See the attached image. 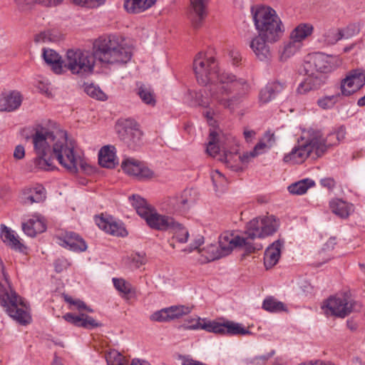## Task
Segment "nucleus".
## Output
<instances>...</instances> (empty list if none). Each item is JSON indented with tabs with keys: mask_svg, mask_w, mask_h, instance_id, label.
Segmentation results:
<instances>
[{
	"mask_svg": "<svg viewBox=\"0 0 365 365\" xmlns=\"http://www.w3.org/2000/svg\"><path fill=\"white\" fill-rule=\"evenodd\" d=\"M56 140V130L41 128L32 135L34 149L36 155H51Z\"/></svg>",
	"mask_w": 365,
	"mask_h": 365,
	"instance_id": "nucleus-9",
	"label": "nucleus"
},
{
	"mask_svg": "<svg viewBox=\"0 0 365 365\" xmlns=\"http://www.w3.org/2000/svg\"><path fill=\"white\" fill-rule=\"evenodd\" d=\"M23 97L17 91H11L0 96V111L13 112L21 105Z\"/></svg>",
	"mask_w": 365,
	"mask_h": 365,
	"instance_id": "nucleus-18",
	"label": "nucleus"
},
{
	"mask_svg": "<svg viewBox=\"0 0 365 365\" xmlns=\"http://www.w3.org/2000/svg\"><path fill=\"white\" fill-rule=\"evenodd\" d=\"M307 132L310 135H312V133H318V134L320 137L316 141H317V143H319L324 145L325 148H324V150L323 151V154L327 150V149L329 147L336 145L338 143L335 138V134L333 133H330L329 135H327V136L326 138H324L322 131L319 130H314V129L310 128V129L307 130Z\"/></svg>",
	"mask_w": 365,
	"mask_h": 365,
	"instance_id": "nucleus-38",
	"label": "nucleus"
},
{
	"mask_svg": "<svg viewBox=\"0 0 365 365\" xmlns=\"http://www.w3.org/2000/svg\"><path fill=\"white\" fill-rule=\"evenodd\" d=\"M331 212L341 218L348 217L354 212V205L341 199H333L329 202Z\"/></svg>",
	"mask_w": 365,
	"mask_h": 365,
	"instance_id": "nucleus-29",
	"label": "nucleus"
},
{
	"mask_svg": "<svg viewBox=\"0 0 365 365\" xmlns=\"http://www.w3.org/2000/svg\"><path fill=\"white\" fill-rule=\"evenodd\" d=\"M63 318L66 322L76 327L88 329L96 328L101 325V324L98 323L93 317L86 314L75 315L72 313H67L63 317Z\"/></svg>",
	"mask_w": 365,
	"mask_h": 365,
	"instance_id": "nucleus-19",
	"label": "nucleus"
},
{
	"mask_svg": "<svg viewBox=\"0 0 365 365\" xmlns=\"http://www.w3.org/2000/svg\"><path fill=\"white\" fill-rule=\"evenodd\" d=\"M84 90L85 92L92 98L100 101H105L107 99L106 95L100 89V88L94 86L93 84L86 86Z\"/></svg>",
	"mask_w": 365,
	"mask_h": 365,
	"instance_id": "nucleus-49",
	"label": "nucleus"
},
{
	"mask_svg": "<svg viewBox=\"0 0 365 365\" xmlns=\"http://www.w3.org/2000/svg\"><path fill=\"white\" fill-rule=\"evenodd\" d=\"M204 242V239L202 237H198L193 243L190 244L189 248L187 249L188 252H192L194 250L197 249ZM187 251V249L185 250Z\"/></svg>",
	"mask_w": 365,
	"mask_h": 365,
	"instance_id": "nucleus-62",
	"label": "nucleus"
},
{
	"mask_svg": "<svg viewBox=\"0 0 365 365\" xmlns=\"http://www.w3.org/2000/svg\"><path fill=\"white\" fill-rule=\"evenodd\" d=\"M108 365H127L128 361L120 352L113 349L106 354Z\"/></svg>",
	"mask_w": 365,
	"mask_h": 365,
	"instance_id": "nucleus-43",
	"label": "nucleus"
},
{
	"mask_svg": "<svg viewBox=\"0 0 365 365\" xmlns=\"http://www.w3.org/2000/svg\"><path fill=\"white\" fill-rule=\"evenodd\" d=\"M319 137L318 133H312L310 135L307 130H304L300 139L298 140V145L294 146L289 153L284 155V161L292 164L302 163L312 152H314L317 157L322 155L325 146L324 144L317 143L316 140Z\"/></svg>",
	"mask_w": 365,
	"mask_h": 365,
	"instance_id": "nucleus-5",
	"label": "nucleus"
},
{
	"mask_svg": "<svg viewBox=\"0 0 365 365\" xmlns=\"http://www.w3.org/2000/svg\"><path fill=\"white\" fill-rule=\"evenodd\" d=\"M122 125L125 128V133L128 135H134L138 138V140L140 137V131L137 128V123L131 119H126L122 122Z\"/></svg>",
	"mask_w": 365,
	"mask_h": 365,
	"instance_id": "nucleus-50",
	"label": "nucleus"
},
{
	"mask_svg": "<svg viewBox=\"0 0 365 365\" xmlns=\"http://www.w3.org/2000/svg\"><path fill=\"white\" fill-rule=\"evenodd\" d=\"M352 29L353 32L351 34H354L358 32L354 26H348L346 31L330 29L326 31L323 34L322 41L327 45H333L343 38H348V35H346L345 32H348L349 31L352 30Z\"/></svg>",
	"mask_w": 365,
	"mask_h": 365,
	"instance_id": "nucleus-28",
	"label": "nucleus"
},
{
	"mask_svg": "<svg viewBox=\"0 0 365 365\" xmlns=\"http://www.w3.org/2000/svg\"><path fill=\"white\" fill-rule=\"evenodd\" d=\"M252 14L256 30L268 43H275L282 37L284 27L275 10L269 6H257L252 9Z\"/></svg>",
	"mask_w": 365,
	"mask_h": 365,
	"instance_id": "nucleus-3",
	"label": "nucleus"
},
{
	"mask_svg": "<svg viewBox=\"0 0 365 365\" xmlns=\"http://www.w3.org/2000/svg\"><path fill=\"white\" fill-rule=\"evenodd\" d=\"M169 231H172L174 233V238L180 243H185L187 241L189 237V232L180 223V227L171 228Z\"/></svg>",
	"mask_w": 365,
	"mask_h": 365,
	"instance_id": "nucleus-51",
	"label": "nucleus"
},
{
	"mask_svg": "<svg viewBox=\"0 0 365 365\" xmlns=\"http://www.w3.org/2000/svg\"><path fill=\"white\" fill-rule=\"evenodd\" d=\"M43 58L47 64L51 66L54 73L60 74L63 71V60L61 56L53 49L43 48Z\"/></svg>",
	"mask_w": 365,
	"mask_h": 365,
	"instance_id": "nucleus-31",
	"label": "nucleus"
},
{
	"mask_svg": "<svg viewBox=\"0 0 365 365\" xmlns=\"http://www.w3.org/2000/svg\"><path fill=\"white\" fill-rule=\"evenodd\" d=\"M285 87L284 83L275 81L268 83L263 88L259 94V101L261 103H267L282 92Z\"/></svg>",
	"mask_w": 365,
	"mask_h": 365,
	"instance_id": "nucleus-25",
	"label": "nucleus"
},
{
	"mask_svg": "<svg viewBox=\"0 0 365 365\" xmlns=\"http://www.w3.org/2000/svg\"><path fill=\"white\" fill-rule=\"evenodd\" d=\"M121 168L125 173L138 180L150 179L154 175L153 172L143 163L133 158H128L123 161Z\"/></svg>",
	"mask_w": 365,
	"mask_h": 365,
	"instance_id": "nucleus-14",
	"label": "nucleus"
},
{
	"mask_svg": "<svg viewBox=\"0 0 365 365\" xmlns=\"http://www.w3.org/2000/svg\"><path fill=\"white\" fill-rule=\"evenodd\" d=\"M192 193L194 192L192 190H184L181 196L175 200L174 208L180 212L187 210L195 202V196Z\"/></svg>",
	"mask_w": 365,
	"mask_h": 365,
	"instance_id": "nucleus-33",
	"label": "nucleus"
},
{
	"mask_svg": "<svg viewBox=\"0 0 365 365\" xmlns=\"http://www.w3.org/2000/svg\"><path fill=\"white\" fill-rule=\"evenodd\" d=\"M0 237L4 243L11 248L19 251L22 250L24 245L19 237L15 235L13 230L3 224L1 225Z\"/></svg>",
	"mask_w": 365,
	"mask_h": 365,
	"instance_id": "nucleus-30",
	"label": "nucleus"
},
{
	"mask_svg": "<svg viewBox=\"0 0 365 365\" xmlns=\"http://www.w3.org/2000/svg\"><path fill=\"white\" fill-rule=\"evenodd\" d=\"M144 220L151 229L158 231H169L171 228L180 227V223L173 217L160 214L154 207Z\"/></svg>",
	"mask_w": 365,
	"mask_h": 365,
	"instance_id": "nucleus-13",
	"label": "nucleus"
},
{
	"mask_svg": "<svg viewBox=\"0 0 365 365\" xmlns=\"http://www.w3.org/2000/svg\"><path fill=\"white\" fill-rule=\"evenodd\" d=\"M314 184V180L306 178L290 185L288 187V190L291 194L303 195L309 187H313Z\"/></svg>",
	"mask_w": 365,
	"mask_h": 365,
	"instance_id": "nucleus-37",
	"label": "nucleus"
},
{
	"mask_svg": "<svg viewBox=\"0 0 365 365\" xmlns=\"http://www.w3.org/2000/svg\"><path fill=\"white\" fill-rule=\"evenodd\" d=\"M192 329H201L209 332L219 334L227 335H247L252 332L244 327L242 324L232 321L225 320L223 322L216 321H204L195 322V324L190 326Z\"/></svg>",
	"mask_w": 365,
	"mask_h": 365,
	"instance_id": "nucleus-7",
	"label": "nucleus"
},
{
	"mask_svg": "<svg viewBox=\"0 0 365 365\" xmlns=\"http://www.w3.org/2000/svg\"><path fill=\"white\" fill-rule=\"evenodd\" d=\"M283 242L277 240L267 248L264 256V264L267 269L273 267L279 261Z\"/></svg>",
	"mask_w": 365,
	"mask_h": 365,
	"instance_id": "nucleus-22",
	"label": "nucleus"
},
{
	"mask_svg": "<svg viewBox=\"0 0 365 365\" xmlns=\"http://www.w3.org/2000/svg\"><path fill=\"white\" fill-rule=\"evenodd\" d=\"M336 57L328 56L323 53H315L309 56V60L304 64L306 72L313 71L316 73H326L336 67Z\"/></svg>",
	"mask_w": 365,
	"mask_h": 365,
	"instance_id": "nucleus-10",
	"label": "nucleus"
},
{
	"mask_svg": "<svg viewBox=\"0 0 365 365\" xmlns=\"http://www.w3.org/2000/svg\"><path fill=\"white\" fill-rule=\"evenodd\" d=\"M216 135V142L218 143V145H220V148L225 153V156L221 160H225V163L227 167L237 170L238 168L237 166L232 163V158L235 157L234 155L230 152L227 153V148L230 146L231 143L233 141V138L231 135H227L222 133H218L217 130Z\"/></svg>",
	"mask_w": 365,
	"mask_h": 365,
	"instance_id": "nucleus-21",
	"label": "nucleus"
},
{
	"mask_svg": "<svg viewBox=\"0 0 365 365\" xmlns=\"http://www.w3.org/2000/svg\"><path fill=\"white\" fill-rule=\"evenodd\" d=\"M138 95L142 100V101L149 106L155 105V98L153 91L145 86H140L138 89Z\"/></svg>",
	"mask_w": 365,
	"mask_h": 365,
	"instance_id": "nucleus-41",
	"label": "nucleus"
},
{
	"mask_svg": "<svg viewBox=\"0 0 365 365\" xmlns=\"http://www.w3.org/2000/svg\"><path fill=\"white\" fill-rule=\"evenodd\" d=\"M25 156V149L23 145H19L16 146L14 152V157L17 160H21Z\"/></svg>",
	"mask_w": 365,
	"mask_h": 365,
	"instance_id": "nucleus-60",
	"label": "nucleus"
},
{
	"mask_svg": "<svg viewBox=\"0 0 365 365\" xmlns=\"http://www.w3.org/2000/svg\"><path fill=\"white\" fill-rule=\"evenodd\" d=\"M342 95L337 93L335 95L324 96L318 100V106L323 109H329L334 107V106L339 101Z\"/></svg>",
	"mask_w": 365,
	"mask_h": 365,
	"instance_id": "nucleus-47",
	"label": "nucleus"
},
{
	"mask_svg": "<svg viewBox=\"0 0 365 365\" xmlns=\"http://www.w3.org/2000/svg\"><path fill=\"white\" fill-rule=\"evenodd\" d=\"M194 16L191 17L192 26L197 29L205 18L208 0H190Z\"/></svg>",
	"mask_w": 365,
	"mask_h": 365,
	"instance_id": "nucleus-24",
	"label": "nucleus"
},
{
	"mask_svg": "<svg viewBox=\"0 0 365 365\" xmlns=\"http://www.w3.org/2000/svg\"><path fill=\"white\" fill-rule=\"evenodd\" d=\"M211 179L216 191H222L227 184L226 178L217 170L211 173Z\"/></svg>",
	"mask_w": 365,
	"mask_h": 365,
	"instance_id": "nucleus-46",
	"label": "nucleus"
},
{
	"mask_svg": "<svg viewBox=\"0 0 365 365\" xmlns=\"http://www.w3.org/2000/svg\"><path fill=\"white\" fill-rule=\"evenodd\" d=\"M193 71L197 83L205 88L195 92L194 98L198 106L209 108L221 105L229 108L232 92L240 96L247 93L250 89L248 82L242 78H237L231 73L221 71L215 58L205 53L199 52L193 60Z\"/></svg>",
	"mask_w": 365,
	"mask_h": 365,
	"instance_id": "nucleus-1",
	"label": "nucleus"
},
{
	"mask_svg": "<svg viewBox=\"0 0 365 365\" xmlns=\"http://www.w3.org/2000/svg\"><path fill=\"white\" fill-rule=\"evenodd\" d=\"M99 164L104 168H113L118 164L115 148L111 145L103 146L98 153Z\"/></svg>",
	"mask_w": 365,
	"mask_h": 365,
	"instance_id": "nucleus-26",
	"label": "nucleus"
},
{
	"mask_svg": "<svg viewBox=\"0 0 365 365\" xmlns=\"http://www.w3.org/2000/svg\"><path fill=\"white\" fill-rule=\"evenodd\" d=\"M274 354V350H272L267 354L255 356L252 359L251 363L254 365H264Z\"/></svg>",
	"mask_w": 365,
	"mask_h": 365,
	"instance_id": "nucleus-54",
	"label": "nucleus"
},
{
	"mask_svg": "<svg viewBox=\"0 0 365 365\" xmlns=\"http://www.w3.org/2000/svg\"><path fill=\"white\" fill-rule=\"evenodd\" d=\"M132 57V48L117 36L100 37L93 43V52L70 49L63 59V66L81 77L93 72L96 59L104 64H124Z\"/></svg>",
	"mask_w": 365,
	"mask_h": 365,
	"instance_id": "nucleus-2",
	"label": "nucleus"
},
{
	"mask_svg": "<svg viewBox=\"0 0 365 365\" xmlns=\"http://www.w3.org/2000/svg\"><path fill=\"white\" fill-rule=\"evenodd\" d=\"M62 245L75 252H83L87 249L85 241L73 232H66L64 235Z\"/></svg>",
	"mask_w": 365,
	"mask_h": 365,
	"instance_id": "nucleus-27",
	"label": "nucleus"
},
{
	"mask_svg": "<svg viewBox=\"0 0 365 365\" xmlns=\"http://www.w3.org/2000/svg\"><path fill=\"white\" fill-rule=\"evenodd\" d=\"M96 225L98 227L110 235L124 237L128 232L123 223L116 221L111 216H101L96 218Z\"/></svg>",
	"mask_w": 365,
	"mask_h": 365,
	"instance_id": "nucleus-15",
	"label": "nucleus"
},
{
	"mask_svg": "<svg viewBox=\"0 0 365 365\" xmlns=\"http://www.w3.org/2000/svg\"><path fill=\"white\" fill-rule=\"evenodd\" d=\"M216 140V130L215 129L210 130L206 151L209 155L212 157H215L222 150Z\"/></svg>",
	"mask_w": 365,
	"mask_h": 365,
	"instance_id": "nucleus-42",
	"label": "nucleus"
},
{
	"mask_svg": "<svg viewBox=\"0 0 365 365\" xmlns=\"http://www.w3.org/2000/svg\"><path fill=\"white\" fill-rule=\"evenodd\" d=\"M129 200L131 202V204L137 213L143 219H144L153 208V207L150 205L144 198L137 195L130 196Z\"/></svg>",
	"mask_w": 365,
	"mask_h": 365,
	"instance_id": "nucleus-35",
	"label": "nucleus"
},
{
	"mask_svg": "<svg viewBox=\"0 0 365 365\" xmlns=\"http://www.w3.org/2000/svg\"><path fill=\"white\" fill-rule=\"evenodd\" d=\"M246 246V249L249 252H254L256 249L259 250L262 248L260 246L258 248L254 247L247 242V239L239 236L230 232H225L219 237V248L215 246L211 245L210 249L212 250V255L209 258V260H215L230 255L234 248Z\"/></svg>",
	"mask_w": 365,
	"mask_h": 365,
	"instance_id": "nucleus-6",
	"label": "nucleus"
},
{
	"mask_svg": "<svg viewBox=\"0 0 365 365\" xmlns=\"http://www.w3.org/2000/svg\"><path fill=\"white\" fill-rule=\"evenodd\" d=\"M51 155H36L31 165V170H52L55 168Z\"/></svg>",
	"mask_w": 365,
	"mask_h": 365,
	"instance_id": "nucleus-34",
	"label": "nucleus"
},
{
	"mask_svg": "<svg viewBox=\"0 0 365 365\" xmlns=\"http://www.w3.org/2000/svg\"><path fill=\"white\" fill-rule=\"evenodd\" d=\"M279 227L273 215L256 217L247 225L246 233L250 239L263 238L274 234Z\"/></svg>",
	"mask_w": 365,
	"mask_h": 365,
	"instance_id": "nucleus-8",
	"label": "nucleus"
},
{
	"mask_svg": "<svg viewBox=\"0 0 365 365\" xmlns=\"http://www.w3.org/2000/svg\"><path fill=\"white\" fill-rule=\"evenodd\" d=\"M262 308L269 312H279L286 310L285 305L282 302L277 301L272 297L264 300Z\"/></svg>",
	"mask_w": 365,
	"mask_h": 365,
	"instance_id": "nucleus-40",
	"label": "nucleus"
},
{
	"mask_svg": "<svg viewBox=\"0 0 365 365\" xmlns=\"http://www.w3.org/2000/svg\"><path fill=\"white\" fill-rule=\"evenodd\" d=\"M352 308V303L344 295L331 297L322 306V309L327 316L341 318H344L349 314Z\"/></svg>",
	"mask_w": 365,
	"mask_h": 365,
	"instance_id": "nucleus-11",
	"label": "nucleus"
},
{
	"mask_svg": "<svg viewBox=\"0 0 365 365\" xmlns=\"http://www.w3.org/2000/svg\"><path fill=\"white\" fill-rule=\"evenodd\" d=\"M364 85L365 71L363 69L352 70L341 81V94L343 96H350L359 91Z\"/></svg>",
	"mask_w": 365,
	"mask_h": 365,
	"instance_id": "nucleus-12",
	"label": "nucleus"
},
{
	"mask_svg": "<svg viewBox=\"0 0 365 365\" xmlns=\"http://www.w3.org/2000/svg\"><path fill=\"white\" fill-rule=\"evenodd\" d=\"M253 150L250 152H246L243 153V155L239 156L240 160L242 163H248L251 161L252 159L258 156V155H252Z\"/></svg>",
	"mask_w": 365,
	"mask_h": 365,
	"instance_id": "nucleus-59",
	"label": "nucleus"
},
{
	"mask_svg": "<svg viewBox=\"0 0 365 365\" xmlns=\"http://www.w3.org/2000/svg\"><path fill=\"white\" fill-rule=\"evenodd\" d=\"M62 1V0H26V4L30 3H38L43 4L44 6H56L58 4H60Z\"/></svg>",
	"mask_w": 365,
	"mask_h": 365,
	"instance_id": "nucleus-56",
	"label": "nucleus"
},
{
	"mask_svg": "<svg viewBox=\"0 0 365 365\" xmlns=\"http://www.w3.org/2000/svg\"><path fill=\"white\" fill-rule=\"evenodd\" d=\"M46 229L44 220L40 215H34L27 222L22 223V230L29 237H35Z\"/></svg>",
	"mask_w": 365,
	"mask_h": 365,
	"instance_id": "nucleus-23",
	"label": "nucleus"
},
{
	"mask_svg": "<svg viewBox=\"0 0 365 365\" xmlns=\"http://www.w3.org/2000/svg\"><path fill=\"white\" fill-rule=\"evenodd\" d=\"M157 0H125L124 8L131 14L141 13L152 7Z\"/></svg>",
	"mask_w": 365,
	"mask_h": 365,
	"instance_id": "nucleus-32",
	"label": "nucleus"
},
{
	"mask_svg": "<svg viewBox=\"0 0 365 365\" xmlns=\"http://www.w3.org/2000/svg\"><path fill=\"white\" fill-rule=\"evenodd\" d=\"M333 133L335 134V138L337 143H339L341 140L345 138L346 135V128L344 126H340L335 132Z\"/></svg>",
	"mask_w": 365,
	"mask_h": 365,
	"instance_id": "nucleus-61",
	"label": "nucleus"
},
{
	"mask_svg": "<svg viewBox=\"0 0 365 365\" xmlns=\"http://www.w3.org/2000/svg\"><path fill=\"white\" fill-rule=\"evenodd\" d=\"M113 282L115 288L124 295L135 292L131 284L122 278H113Z\"/></svg>",
	"mask_w": 365,
	"mask_h": 365,
	"instance_id": "nucleus-44",
	"label": "nucleus"
},
{
	"mask_svg": "<svg viewBox=\"0 0 365 365\" xmlns=\"http://www.w3.org/2000/svg\"><path fill=\"white\" fill-rule=\"evenodd\" d=\"M46 198L44 189L41 187H38L31 191V195L24 198V202L25 204H32L34 202H42Z\"/></svg>",
	"mask_w": 365,
	"mask_h": 365,
	"instance_id": "nucleus-45",
	"label": "nucleus"
},
{
	"mask_svg": "<svg viewBox=\"0 0 365 365\" xmlns=\"http://www.w3.org/2000/svg\"><path fill=\"white\" fill-rule=\"evenodd\" d=\"M307 78L297 88V92L305 94L307 92L319 89L325 83L326 76L324 74L316 73L313 71L306 72Z\"/></svg>",
	"mask_w": 365,
	"mask_h": 365,
	"instance_id": "nucleus-17",
	"label": "nucleus"
},
{
	"mask_svg": "<svg viewBox=\"0 0 365 365\" xmlns=\"http://www.w3.org/2000/svg\"><path fill=\"white\" fill-rule=\"evenodd\" d=\"M63 318L66 322L76 327L88 329L96 328L101 325V324L98 323L93 317L86 314L75 315L72 313H67L63 317Z\"/></svg>",
	"mask_w": 365,
	"mask_h": 365,
	"instance_id": "nucleus-20",
	"label": "nucleus"
},
{
	"mask_svg": "<svg viewBox=\"0 0 365 365\" xmlns=\"http://www.w3.org/2000/svg\"><path fill=\"white\" fill-rule=\"evenodd\" d=\"M269 148H271V147L268 146L267 143H265L263 140L260 139L259 143H257L254 147L252 155H259L264 153L266 151V150Z\"/></svg>",
	"mask_w": 365,
	"mask_h": 365,
	"instance_id": "nucleus-55",
	"label": "nucleus"
},
{
	"mask_svg": "<svg viewBox=\"0 0 365 365\" xmlns=\"http://www.w3.org/2000/svg\"><path fill=\"white\" fill-rule=\"evenodd\" d=\"M203 115L206 118L208 124L210 126L215 127V125L216 123V121L213 119V116L215 115V111L210 108L208 110H206L205 112H204ZM213 129H215L216 130V129L215 128H213L212 130H213Z\"/></svg>",
	"mask_w": 365,
	"mask_h": 365,
	"instance_id": "nucleus-58",
	"label": "nucleus"
},
{
	"mask_svg": "<svg viewBox=\"0 0 365 365\" xmlns=\"http://www.w3.org/2000/svg\"><path fill=\"white\" fill-rule=\"evenodd\" d=\"M170 320L178 319L191 312V309L185 306H172L166 308Z\"/></svg>",
	"mask_w": 365,
	"mask_h": 365,
	"instance_id": "nucleus-48",
	"label": "nucleus"
},
{
	"mask_svg": "<svg viewBox=\"0 0 365 365\" xmlns=\"http://www.w3.org/2000/svg\"><path fill=\"white\" fill-rule=\"evenodd\" d=\"M150 319L154 322H168L170 321L169 317V314L168 313L167 309H162L159 311L154 312L150 316Z\"/></svg>",
	"mask_w": 365,
	"mask_h": 365,
	"instance_id": "nucleus-53",
	"label": "nucleus"
},
{
	"mask_svg": "<svg viewBox=\"0 0 365 365\" xmlns=\"http://www.w3.org/2000/svg\"><path fill=\"white\" fill-rule=\"evenodd\" d=\"M106 3V0H87L86 6L88 8H97Z\"/></svg>",
	"mask_w": 365,
	"mask_h": 365,
	"instance_id": "nucleus-64",
	"label": "nucleus"
},
{
	"mask_svg": "<svg viewBox=\"0 0 365 365\" xmlns=\"http://www.w3.org/2000/svg\"><path fill=\"white\" fill-rule=\"evenodd\" d=\"M63 298L67 303L70 305L74 306L76 309L79 311L86 310L88 312H93V309L87 307L86 304L81 299H74L67 294L63 295Z\"/></svg>",
	"mask_w": 365,
	"mask_h": 365,
	"instance_id": "nucleus-52",
	"label": "nucleus"
},
{
	"mask_svg": "<svg viewBox=\"0 0 365 365\" xmlns=\"http://www.w3.org/2000/svg\"><path fill=\"white\" fill-rule=\"evenodd\" d=\"M133 262L136 267H139L145 263V258L143 255L138 254L133 256Z\"/></svg>",
	"mask_w": 365,
	"mask_h": 365,
	"instance_id": "nucleus-63",
	"label": "nucleus"
},
{
	"mask_svg": "<svg viewBox=\"0 0 365 365\" xmlns=\"http://www.w3.org/2000/svg\"><path fill=\"white\" fill-rule=\"evenodd\" d=\"M261 140H263L265 143H267L268 146H270L272 148L275 143L274 134L270 133L269 131H267L264 134Z\"/></svg>",
	"mask_w": 365,
	"mask_h": 365,
	"instance_id": "nucleus-57",
	"label": "nucleus"
},
{
	"mask_svg": "<svg viewBox=\"0 0 365 365\" xmlns=\"http://www.w3.org/2000/svg\"><path fill=\"white\" fill-rule=\"evenodd\" d=\"M302 43H298L294 39H292L286 43L281 53V59L287 60L294 55L302 47Z\"/></svg>",
	"mask_w": 365,
	"mask_h": 365,
	"instance_id": "nucleus-39",
	"label": "nucleus"
},
{
	"mask_svg": "<svg viewBox=\"0 0 365 365\" xmlns=\"http://www.w3.org/2000/svg\"><path fill=\"white\" fill-rule=\"evenodd\" d=\"M313 31L314 26L311 24L302 23L291 32L290 37L298 43H302L304 39L312 35Z\"/></svg>",
	"mask_w": 365,
	"mask_h": 365,
	"instance_id": "nucleus-36",
	"label": "nucleus"
},
{
	"mask_svg": "<svg viewBox=\"0 0 365 365\" xmlns=\"http://www.w3.org/2000/svg\"><path fill=\"white\" fill-rule=\"evenodd\" d=\"M74 149V143L68 139L66 132L63 130H56V140L53 144L51 156L71 173L78 172V165L84 169L82 160L76 153Z\"/></svg>",
	"mask_w": 365,
	"mask_h": 365,
	"instance_id": "nucleus-4",
	"label": "nucleus"
},
{
	"mask_svg": "<svg viewBox=\"0 0 365 365\" xmlns=\"http://www.w3.org/2000/svg\"><path fill=\"white\" fill-rule=\"evenodd\" d=\"M267 40L264 36L258 34L250 41V47L256 56L262 61H265L271 58L270 48Z\"/></svg>",
	"mask_w": 365,
	"mask_h": 365,
	"instance_id": "nucleus-16",
	"label": "nucleus"
}]
</instances>
